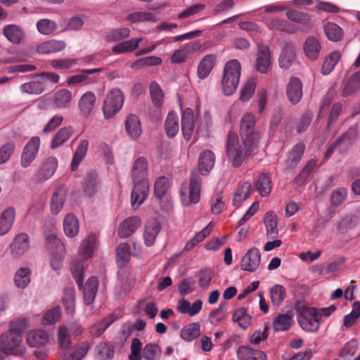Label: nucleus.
Wrapping results in <instances>:
<instances>
[{
  "instance_id": "obj_22",
  "label": "nucleus",
  "mask_w": 360,
  "mask_h": 360,
  "mask_svg": "<svg viewBox=\"0 0 360 360\" xmlns=\"http://www.w3.org/2000/svg\"><path fill=\"white\" fill-rule=\"evenodd\" d=\"M141 224L138 217H130L122 221L119 226L117 233L121 238H127L133 234Z\"/></svg>"
},
{
  "instance_id": "obj_31",
  "label": "nucleus",
  "mask_w": 360,
  "mask_h": 360,
  "mask_svg": "<svg viewBox=\"0 0 360 360\" xmlns=\"http://www.w3.org/2000/svg\"><path fill=\"white\" fill-rule=\"evenodd\" d=\"M158 20L159 18L155 13L140 11L131 13L126 18V20L129 21L132 24L147 22H154Z\"/></svg>"
},
{
  "instance_id": "obj_28",
  "label": "nucleus",
  "mask_w": 360,
  "mask_h": 360,
  "mask_svg": "<svg viewBox=\"0 0 360 360\" xmlns=\"http://www.w3.org/2000/svg\"><path fill=\"white\" fill-rule=\"evenodd\" d=\"M15 219L13 207H8L0 215V236L6 235L12 228Z\"/></svg>"
},
{
  "instance_id": "obj_55",
  "label": "nucleus",
  "mask_w": 360,
  "mask_h": 360,
  "mask_svg": "<svg viewBox=\"0 0 360 360\" xmlns=\"http://www.w3.org/2000/svg\"><path fill=\"white\" fill-rule=\"evenodd\" d=\"M96 243V237L95 235H89L82 243L79 250V254L85 259L91 257L93 255L94 250Z\"/></svg>"
},
{
  "instance_id": "obj_25",
  "label": "nucleus",
  "mask_w": 360,
  "mask_h": 360,
  "mask_svg": "<svg viewBox=\"0 0 360 360\" xmlns=\"http://www.w3.org/2000/svg\"><path fill=\"white\" fill-rule=\"evenodd\" d=\"M252 192V186L248 181L240 183L236 188L232 203L236 207H240L243 201H245L250 196Z\"/></svg>"
},
{
  "instance_id": "obj_15",
  "label": "nucleus",
  "mask_w": 360,
  "mask_h": 360,
  "mask_svg": "<svg viewBox=\"0 0 360 360\" xmlns=\"http://www.w3.org/2000/svg\"><path fill=\"white\" fill-rule=\"evenodd\" d=\"M2 32L7 40L13 44H20L25 41L26 38L25 31L15 24L4 26Z\"/></svg>"
},
{
  "instance_id": "obj_8",
  "label": "nucleus",
  "mask_w": 360,
  "mask_h": 360,
  "mask_svg": "<svg viewBox=\"0 0 360 360\" xmlns=\"http://www.w3.org/2000/svg\"><path fill=\"white\" fill-rule=\"evenodd\" d=\"M124 101V94L120 89H114L108 93L102 108L104 117L106 119L112 117L120 110Z\"/></svg>"
},
{
  "instance_id": "obj_44",
  "label": "nucleus",
  "mask_w": 360,
  "mask_h": 360,
  "mask_svg": "<svg viewBox=\"0 0 360 360\" xmlns=\"http://www.w3.org/2000/svg\"><path fill=\"white\" fill-rule=\"evenodd\" d=\"M348 190L345 187H338L333 190L330 194V202L332 207L341 206L347 199Z\"/></svg>"
},
{
  "instance_id": "obj_27",
  "label": "nucleus",
  "mask_w": 360,
  "mask_h": 360,
  "mask_svg": "<svg viewBox=\"0 0 360 360\" xmlns=\"http://www.w3.org/2000/svg\"><path fill=\"white\" fill-rule=\"evenodd\" d=\"M125 129L127 134L132 139H138L142 132L139 117L134 114L129 115L125 120Z\"/></svg>"
},
{
  "instance_id": "obj_60",
  "label": "nucleus",
  "mask_w": 360,
  "mask_h": 360,
  "mask_svg": "<svg viewBox=\"0 0 360 360\" xmlns=\"http://www.w3.org/2000/svg\"><path fill=\"white\" fill-rule=\"evenodd\" d=\"M65 253V246L63 244H59L58 249L56 252H53L50 259V264L54 271L59 270L63 265V257Z\"/></svg>"
},
{
  "instance_id": "obj_63",
  "label": "nucleus",
  "mask_w": 360,
  "mask_h": 360,
  "mask_svg": "<svg viewBox=\"0 0 360 360\" xmlns=\"http://www.w3.org/2000/svg\"><path fill=\"white\" fill-rule=\"evenodd\" d=\"M324 32L330 41H339L342 36V29L333 22H328L324 27Z\"/></svg>"
},
{
  "instance_id": "obj_2",
  "label": "nucleus",
  "mask_w": 360,
  "mask_h": 360,
  "mask_svg": "<svg viewBox=\"0 0 360 360\" xmlns=\"http://www.w3.org/2000/svg\"><path fill=\"white\" fill-rule=\"evenodd\" d=\"M255 143H240L238 136L230 132L226 143V153L230 162L235 167H240L250 155Z\"/></svg>"
},
{
  "instance_id": "obj_11",
  "label": "nucleus",
  "mask_w": 360,
  "mask_h": 360,
  "mask_svg": "<svg viewBox=\"0 0 360 360\" xmlns=\"http://www.w3.org/2000/svg\"><path fill=\"white\" fill-rule=\"evenodd\" d=\"M30 248V237L25 233L17 234L9 246L10 254L13 259H19Z\"/></svg>"
},
{
  "instance_id": "obj_20",
  "label": "nucleus",
  "mask_w": 360,
  "mask_h": 360,
  "mask_svg": "<svg viewBox=\"0 0 360 360\" xmlns=\"http://www.w3.org/2000/svg\"><path fill=\"white\" fill-rule=\"evenodd\" d=\"M194 130V114L192 109L186 108L181 116V131L186 140H190Z\"/></svg>"
},
{
  "instance_id": "obj_58",
  "label": "nucleus",
  "mask_w": 360,
  "mask_h": 360,
  "mask_svg": "<svg viewBox=\"0 0 360 360\" xmlns=\"http://www.w3.org/2000/svg\"><path fill=\"white\" fill-rule=\"evenodd\" d=\"M36 26L38 32L44 35H50L57 29L56 22L46 18L39 20Z\"/></svg>"
},
{
  "instance_id": "obj_10",
  "label": "nucleus",
  "mask_w": 360,
  "mask_h": 360,
  "mask_svg": "<svg viewBox=\"0 0 360 360\" xmlns=\"http://www.w3.org/2000/svg\"><path fill=\"white\" fill-rule=\"evenodd\" d=\"M41 144V140L39 136L32 137L25 146L22 154L20 165L23 168H26L36 158Z\"/></svg>"
},
{
  "instance_id": "obj_6",
  "label": "nucleus",
  "mask_w": 360,
  "mask_h": 360,
  "mask_svg": "<svg viewBox=\"0 0 360 360\" xmlns=\"http://www.w3.org/2000/svg\"><path fill=\"white\" fill-rule=\"evenodd\" d=\"M296 311L298 314V322L303 330L311 333L318 330L320 323L316 308L299 304L296 307Z\"/></svg>"
},
{
  "instance_id": "obj_19",
  "label": "nucleus",
  "mask_w": 360,
  "mask_h": 360,
  "mask_svg": "<svg viewBox=\"0 0 360 360\" xmlns=\"http://www.w3.org/2000/svg\"><path fill=\"white\" fill-rule=\"evenodd\" d=\"M98 287V280L95 276L88 278L84 286L82 285L80 289L83 291V299L85 304L91 305L96 297Z\"/></svg>"
},
{
  "instance_id": "obj_51",
  "label": "nucleus",
  "mask_w": 360,
  "mask_h": 360,
  "mask_svg": "<svg viewBox=\"0 0 360 360\" xmlns=\"http://www.w3.org/2000/svg\"><path fill=\"white\" fill-rule=\"evenodd\" d=\"M341 57V54L339 51H335L328 56L322 65L321 72L324 75L330 74L334 69L336 64L338 63Z\"/></svg>"
},
{
  "instance_id": "obj_34",
  "label": "nucleus",
  "mask_w": 360,
  "mask_h": 360,
  "mask_svg": "<svg viewBox=\"0 0 360 360\" xmlns=\"http://www.w3.org/2000/svg\"><path fill=\"white\" fill-rule=\"evenodd\" d=\"M237 354L239 360H266V355L264 352L247 346L240 347Z\"/></svg>"
},
{
  "instance_id": "obj_30",
  "label": "nucleus",
  "mask_w": 360,
  "mask_h": 360,
  "mask_svg": "<svg viewBox=\"0 0 360 360\" xmlns=\"http://www.w3.org/2000/svg\"><path fill=\"white\" fill-rule=\"evenodd\" d=\"M49 340L48 333L43 330H33L28 333L27 342L30 346L33 347H43Z\"/></svg>"
},
{
  "instance_id": "obj_1",
  "label": "nucleus",
  "mask_w": 360,
  "mask_h": 360,
  "mask_svg": "<svg viewBox=\"0 0 360 360\" xmlns=\"http://www.w3.org/2000/svg\"><path fill=\"white\" fill-rule=\"evenodd\" d=\"M148 174V161L144 157L138 158L134 162L131 176L134 181L131 195V202L134 207H138L148 195L150 184L146 178Z\"/></svg>"
},
{
  "instance_id": "obj_3",
  "label": "nucleus",
  "mask_w": 360,
  "mask_h": 360,
  "mask_svg": "<svg viewBox=\"0 0 360 360\" xmlns=\"http://www.w3.org/2000/svg\"><path fill=\"white\" fill-rule=\"evenodd\" d=\"M58 335V345L64 350L61 356L62 360H82L86 356L89 349V344L86 342H81L71 350L66 351L71 344L70 335L67 326H60Z\"/></svg>"
},
{
  "instance_id": "obj_5",
  "label": "nucleus",
  "mask_w": 360,
  "mask_h": 360,
  "mask_svg": "<svg viewBox=\"0 0 360 360\" xmlns=\"http://www.w3.org/2000/svg\"><path fill=\"white\" fill-rule=\"evenodd\" d=\"M202 179L195 172L191 175L189 184H183L180 190L181 200L184 206L196 204L200 200Z\"/></svg>"
},
{
  "instance_id": "obj_54",
  "label": "nucleus",
  "mask_w": 360,
  "mask_h": 360,
  "mask_svg": "<svg viewBox=\"0 0 360 360\" xmlns=\"http://www.w3.org/2000/svg\"><path fill=\"white\" fill-rule=\"evenodd\" d=\"M264 222L266 226V234L273 238L278 233V221L277 217L273 212H269L264 218Z\"/></svg>"
},
{
  "instance_id": "obj_12",
  "label": "nucleus",
  "mask_w": 360,
  "mask_h": 360,
  "mask_svg": "<svg viewBox=\"0 0 360 360\" xmlns=\"http://www.w3.org/2000/svg\"><path fill=\"white\" fill-rule=\"evenodd\" d=\"M356 136V129L350 127L347 131L328 148L325 154V158L330 157L335 149L340 153L347 150L352 145Z\"/></svg>"
},
{
  "instance_id": "obj_43",
  "label": "nucleus",
  "mask_w": 360,
  "mask_h": 360,
  "mask_svg": "<svg viewBox=\"0 0 360 360\" xmlns=\"http://www.w3.org/2000/svg\"><path fill=\"white\" fill-rule=\"evenodd\" d=\"M166 134L169 138L174 137L179 130V119L176 113L169 112L165 123Z\"/></svg>"
},
{
  "instance_id": "obj_49",
  "label": "nucleus",
  "mask_w": 360,
  "mask_h": 360,
  "mask_svg": "<svg viewBox=\"0 0 360 360\" xmlns=\"http://www.w3.org/2000/svg\"><path fill=\"white\" fill-rule=\"evenodd\" d=\"M83 191L88 196H92L97 191V175L94 172H89L84 179Z\"/></svg>"
},
{
  "instance_id": "obj_14",
  "label": "nucleus",
  "mask_w": 360,
  "mask_h": 360,
  "mask_svg": "<svg viewBox=\"0 0 360 360\" xmlns=\"http://www.w3.org/2000/svg\"><path fill=\"white\" fill-rule=\"evenodd\" d=\"M260 257L261 255L259 249L251 248L241 259V269L250 272L255 271L260 264Z\"/></svg>"
},
{
  "instance_id": "obj_39",
  "label": "nucleus",
  "mask_w": 360,
  "mask_h": 360,
  "mask_svg": "<svg viewBox=\"0 0 360 360\" xmlns=\"http://www.w3.org/2000/svg\"><path fill=\"white\" fill-rule=\"evenodd\" d=\"M73 134V129L71 127H65L60 128L51 142V149H56L61 146Z\"/></svg>"
},
{
  "instance_id": "obj_23",
  "label": "nucleus",
  "mask_w": 360,
  "mask_h": 360,
  "mask_svg": "<svg viewBox=\"0 0 360 360\" xmlns=\"http://www.w3.org/2000/svg\"><path fill=\"white\" fill-rule=\"evenodd\" d=\"M160 229L161 226L157 220L152 219L146 222L143 233V239L146 245L150 247L154 244Z\"/></svg>"
},
{
  "instance_id": "obj_33",
  "label": "nucleus",
  "mask_w": 360,
  "mask_h": 360,
  "mask_svg": "<svg viewBox=\"0 0 360 360\" xmlns=\"http://www.w3.org/2000/svg\"><path fill=\"white\" fill-rule=\"evenodd\" d=\"M142 40L143 38L139 37L123 41L112 46V52L115 54H122L132 52L139 47V43Z\"/></svg>"
},
{
  "instance_id": "obj_32",
  "label": "nucleus",
  "mask_w": 360,
  "mask_h": 360,
  "mask_svg": "<svg viewBox=\"0 0 360 360\" xmlns=\"http://www.w3.org/2000/svg\"><path fill=\"white\" fill-rule=\"evenodd\" d=\"M65 47V43L61 40H49L37 46L39 54H50L62 51Z\"/></svg>"
},
{
  "instance_id": "obj_59",
  "label": "nucleus",
  "mask_w": 360,
  "mask_h": 360,
  "mask_svg": "<svg viewBox=\"0 0 360 360\" xmlns=\"http://www.w3.org/2000/svg\"><path fill=\"white\" fill-rule=\"evenodd\" d=\"M142 356L147 360H158L161 356V349L157 344H147L143 347Z\"/></svg>"
},
{
  "instance_id": "obj_36",
  "label": "nucleus",
  "mask_w": 360,
  "mask_h": 360,
  "mask_svg": "<svg viewBox=\"0 0 360 360\" xmlns=\"http://www.w3.org/2000/svg\"><path fill=\"white\" fill-rule=\"evenodd\" d=\"M79 230V221L75 215L66 214L63 219V231L66 236L73 238L77 235Z\"/></svg>"
},
{
  "instance_id": "obj_21",
  "label": "nucleus",
  "mask_w": 360,
  "mask_h": 360,
  "mask_svg": "<svg viewBox=\"0 0 360 360\" xmlns=\"http://www.w3.org/2000/svg\"><path fill=\"white\" fill-rule=\"evenodd\" d=\"M303 50L306 57L311 60H316L321 51V45L317 38L313 36L308 37L304 44Z\"/></svg>"
},
{
  "instance_id": "obj_16",
  "label": "nucleus",
  "mask_w": 360,
  "mask_h": 360,
  "mask_svg": "<svg viewBox=\"0 0 360 360\" xmlns=\"http://www.w3.org/2000/svg\"><path fill=\"white\" fill-rule=\"evenodd\" d=\"M58 167V160L56 157H49L41 165L36 179L39 181H44L50 179L56 172Z\"/></svg>"
},
{
  "instance_id": "obj_47",
  "label": "nucleus",
  "mask_w": 360,
  "mask_h": 360,
  "mask_svg": "<svg viewBox=\"0 0 360 360\" xmlns=\"http://www.w3.org/2000/svg\"><path fill=\"white\" fill-rule=\"evenodd\" d=\"M200 326L198 322L185 326L181 330V338L185 341L191 342L200 335Z\"/></svg>"
},
{
  "instance_id": "obj_48",
  "label": "nucleus",
  "mask_w": 360,
  "mask_h": 360,
  "mask_svg": "<svg viewBox=\"0 0 360 360\" xmlns=\"http://www.w3.org/2000/svg\"><path fill=\"white\" fill-rule=\"evenodd\" d=\"M212 227L213 225L212 222H210L202 230L195 234L193 238L188 241L184 250L185 251H189L193 249L197 244L202 242L207 236L210 234Z\"/></svg>"
},
{
  "instance_id": "obj_18",
  "label": "nucleus",
  "mask_w": 360,
  "mask_h": 360,
  "mask_svg": "<svg viewBox=\"0 0 360 360\" xmlns=\"http://www.w3.org/2000/svg\"><path fill=\"white\" fill-rule=\"evenodd\" d=\"M286 94L288 98L292 104L297 103L302 96V84L300 79L292 77L287 85Z\"/></svg>"
},
{
  "instance_id": "obj_46",
  "label": "nucleus",
  "mask_w": 360,
  "mask_h": 360,
  "mask_svg": "<svg viewBox=\"0 0 360 360\" xmlns=\"http://www.w3.org/2000/svg\"><path fill=\"white\" fill-rule=\"evenodd\" d=\"M293 321V318L288 314H281L276 316L273 322V328L276 331L288 330Z\"/></svg>"
},
{
  "instance_id": "obj_52",
  "label": "nucleus",
  "mask_w": 360,
  "mask_h": 360,
  "mask_svg": "<svg viewBox=\"0 0 360 360\" xmlns=\"http://www.w3.org/2000/svg\"><path fill=\"white\" fill-rule=\"evenodd\" d=\"M232 321L238 323L240 328H246L251 323V316L247 314L245 308L240 307L233 312Z\"/></svg>"
},
{
  "instance_id": "obj_7",
  "label": "nucleus",
  "mask_w": 360,
  "mask_h": 360,
  "mask_svg": "<svg viewBox=\"0 0 360 360\" xmlns=\"http://www.w3.org/2000/svg\"><path fill=\"white\" fill-rule=\"evenodd\" d=\"M0 349L6 354H23L25 347L23 344L22 336L15 333L5 332L0 336Z\"/></svg>"
},
{
  "instance_id": "obj_9",
  "label": "nucleus",
  "mask_w": 360,
  "mask_h": 360,
  "mask_svg": "<svg viewBox=\"0 0 360 360\" xmlns=\"http://www.w3.org/2000/svg\"><path fill=\"white\" fill-rule=\"evenodd\" d=\"M255 117L250 112L245 113L240 121V134L242 141L248 144L255 143L260 138V134L255 131Z\"/></svg>"
},
{
  "instance_id": "obj_26",
  "label": "nucleus",
  "mask_w": 360,
  "mask_h": 360,
  "mask_svg": "<svg viewBox=\"0 0 360 360\" xmlns=\"http://www.w3.org/2000/svg\"><path fill=\"white\" fill-rule=\"evenodd\" d=\"M202 307V302L197 300L192 304L185 300L181 299L178 301L176 309L181 314H188L190 316H194L198 314Z\"/></svg>"
},
{
  "instance_id": "obj_62",
  "label": "nucleus",
  "mask_w": 360,
  "mask_h": 360,
  "mask_svg": "<svg viewBox=\"0 0 360 360\" xmlns=\"http://www.w3.org/2000/svg\"><path fill=\"white\" fill-rule=\"evenodd\" d=\"M84 262L82 260L74 261L71 264V272L79 288H82L84 280Z\"/></svg>"
},
{
  "instance_id": "obj_41",
  "label": "nucleus",
  "mask_w": 360,
  "mask_h": 360,
  "mask_svg": "<svg viewBox=\"0 0 360 360\" xmlns=\"http://www.w3.org/2000/svg\"><path fill=\"white\" fill-rule=\"evenodd\" d=\"M31 269L28 267H20L14 274L15 285L21 289L25 288L30 283Z\"/></svg>"
},
{
  "instance_id": "obj_64",
  "label": "nucleus",
  "mask_w": 360,
  "mask_h": 360,
  "mask_svg": "<svg viewBox=\"0 0 360 360\" xmlns=\"http://www.w3.org/2000/svg\"><path fill=\"white\" fill-rule=\"evenodd\" d=\"M61 316V309L60 307H55L46 311L42 317L41 323L44 325H51L57 322Z\"/></svg>"
},
{
  "instance_id": "obj_13",
  "label": "nucleus",
  "mask_w": 360,
  "mask_h": 360,
  "mask_svg": "<svg viewBox=\"0 0 360 360\" xmlns=\"http://www.w3.org/2000/svg\"><path fill=\"white\" fill-rule=\"evenodd\" d=\"M96 96L92 91H88L83 94L78 101V110L80 116L88 117L95 110Z\"/></svg>"
},
{
  "instance_id": "obj_17",
  "label": "nucleus",
  "mask_w": 360,
  "mask_h": 360,
  "mask_svg": "<svg viewBox=\"0 0 360 360\" xmlns=\"http://www.w3.org/2000/svg\"><path fill=\"white\" fill-rule=\"evenodd\" d=\"M271 63L270 50L267 46L258 45V51L256 58V70L262 74H265Z\"/></svg>"
},
{
  "instance_id": "obj_24",
  "label": "nucleus",
  "mask_w": 360,
  "mask_h": 360,
  "mask_svg": "<svg viewBox=\"0 0 360 360\" xmlns=\"http://www.w3.org/2000/svg\"><path fill=\"white\" fill-rule=\"evenodd\" d=\"M215 162V155L210 150H205L200 153L198 158V169L202 175L207 174L213 168Z\"/></svg>"
},
{
  "instance_id": "obj_29",
  "label": "nucleus",
  "mask_w": 360,
  "mask_h": 360,
  "mask_svg": "<svg viewBox=\"0 0 360 360\" xmlns=\"http://www.w3.org/2000/svg\"><path fill=\"white\" fill-rule=\"evenodd\" d=\"M72 98V93L68 89H63L53 94L51 103L55 108H67L70 105Z\"/></svg>"
},
{
  "instance_id": "obj_37",
  "label": "nucleus",
  "mask_w": 360,
  "mask_h": 360,
  "mask_svg": "<svg viewBox=\"0 0 360 360\" xmlns=\"http://www.w3.org/2000/svg\"><path fill=\"white\" fill-rule=\"evenodd\" d=\"M199 45L197 43H188L182 49L176 50L171 56L173 63H180L186 60L187 56L197 50Z\"/></svg>"
},
{
  "instance_id": "obj_45",
  "label": "nucleus",
  "mask_w": 360,
  "mask_h": 360,
  "mask_svg": "<svg viewBox=\"0 0 360 360\" xmlns=\"http://www.w3.org/2000/svg\"><path fill=\"white\" fill-rule=\"evenodd\" d=\"M89 146V141L86 139H83L80 141L79 144L76 148V150L74 153L71 167L72 170H75L78 167L80 162L84 158L86 154V151Z\"/></svg>"
},
{
  "instance_id": "obj_4",
  "label": "nucleus",
  "mask_w": 360,
  "mask_h": 360,
  "mask_svg": "<svg viewBox=\"0 0 360 360\" xmlns=\"http://www.w3.org/2000/svg\"><path fill=\"white\" fill-rule=\"evenodd\" d=\"M240 76V64L237 60H231L224 68L221 79L222 90L225 95H232L239 83Z\"/></svg>"
},
{
  "instance_id": "obj_56",
  "label": "nucleus",
  "mask_w": 360,
  "mask_h": 360,
  "mask_svg": "<svg viewBox=\"0 0 360 360\" xmlns=\"http://www.w3.org/2000/svg\"><path fill=\"white\" fill-rule=\"evenodd\" d=\"M130 30L127 27L113 29L109 31L105 36L108 42H117L129 36Z\"/></svg>"
},
{
  "instance_id": "obj_42",
  "label": "nucleus",
  "mask_w": 360,
  "mask_h": 360,
  "mask_svg": "<svg viewBox=\"0 0 360 360\" xmlns=\"http://www.w3.org/2000/svg\"><path fill=\"white\" fill-rule=\"evenodd\" d=\"M20 89L23 93L39 95L45 91L46 86L43 80L36 79L22 84Z\"/></svg>"
},
{
  "instance_id": "obj_53",
  "label": "nucleus",
  "mask_w": 360,
  "mask_h": 360,
  "mask_svg": "<svg viewBox=\"0 0 360 360\" xmlns=\"http://www.w3.org/2000/svg\"><path fill=\"white\" fill-rule=\"evenodd\" d=\"M131 257L129 245L127 243H120L117 248V263L119 266H124Z\"/></svg>"
},
{
  "instance_id": "obj_61",
  "label": "nucleus",
  "mask_w": 360,
  "mask_h": 360,
  "mask_svg": "<svg viewBox=\"0 0 360 360\" xmlns=\"http://www.w3.org/2000/svg\"><path fill=\"white\" fill-rule=\"evenodd\" d=\"M149 89L153 105L158 108L160 107L163 102V92L160 85L153 81L150 83Z\"/></svg>"
},
{
  "instance_id": "obj_50",
  "label": "nucleus",
  "mask_w": 360,
  "mask_h": 360,
  "mask_svg": "<svg viewBox=\"0 0 360 360\" xmlns=\"http://www.w3.org/2000/svg\"><path fill=\"white\" fill-rule=\"evenodd\" d=\"M228 309L226 302H221L217 308L212 311L209 314V322L211 325L217 326L225 319L224 314Z\"/></svg>"
},
{
  "instance_id": "obj_35",
  "label": "nucleus",
  "mask_w": 360,
  "mask_h": 360,
  "mask_svg": "<svg viewBox=\"0 0 360 360\" xmlns=\"http://www.w3.org/2000/svg\"><path fill=\"white\" fill-rule=\"evenodd\" d=\"M216 61L215 56L208 54L203 57L198 66V76L204 79L208 77L214 68Z\"/></svg>"
},
{
  "instance_id": "obj_38",
  "label": "nucleus",
  "mask_w": 360,
  "mask_h": 360,
  "mask_svg": "<svg viewBox=\"0 0 360 360\" xmlns=\"http://www.w3.org/2000/svg\"><path fill=\"white\" fill-rule=\"evenodd\" d=\"M255 187L262 197H267L272 190V181L269 174H261L255 181Z\"/></svg>"
},
{
  "instance_id": "obj_40",
  "label": "nucleus",
  "mask_w": 360,
  "mask_h": 360,
  "mask_svg": "<svg viewBox=\"0 0 360 360\" xmlns=\"http://www.w3.org/2000/svg\"><path fill=\"white\" fill-rule=\"evenodd\" d=\"M66 198V192L64 188H60L55 191L51 200V211L52 214H57L62 210Z\"/></svg>"
},
{
  "instance_id": "obj_57",
  "label": "nucleus",
  "mask_w": 360,
  "mask_h": 360,
  "mask_svg": "<svg viewBox=\"0 0 360 360\" xmlns=\"http://www.w3.org/2000/svg\"><path fill=\"white\" fill-rule=\"evenodd\" d=\"M295 55L294 49L289 45L285 46L279 57L280 67L283 68H288L292 63Z\"/></svg>"
}]
</instances>
